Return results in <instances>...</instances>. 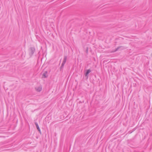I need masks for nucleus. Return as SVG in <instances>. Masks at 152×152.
<instances>
[{
    "label": "nucleus",
    "instance_id": "nucleus-8",
    "mask_svg": "<svg viewBox=\"0 0 152 152\" xmlns=\"http://www.w3.org/2000/svg\"><path fill=\"white\" fill-rule=\"evenodd\" d=\"M63 68H64V67L62 66H60V71H61L62 72H63Z\"/></svg>",
    "mask_w": 152,
    "mask_h": 152
},
{
    "label": "nucleus",
    "instance_id": "nucleus-4",
    "mask_svg": "<svg viewBox=\"0 0 152 152\" xmlns=\"http://www.w3.org/2000/svg\"><path fill=\"white\" fill-rule=\"evenodd\" d=\"M67 58V56H65L63 62L61 64V66H64L66 62Z\"/></svg>",
    "mask_w": 152,
    "mask_h": 152
},
{
    "label": "nucleus",
    "instance_id": "nucleus-9",
    "mask_svg": "<svg viewBox=\"0 0 152 152\" xmlns=\"http://www.w3.org/2000/svg\"><path fill=\"white\" fill-rule=\"evenodd\" d=\"M86 52V53H88V48H87Z\"/></svg>",
    "mask_w": 152,
    "mask_h": 152
},
{
    "label": "nucleus",
    "instance_id": "nucleus-5",
    "mask_svg": "<svg viewBox=\"0 0 152 152\" xmlns=\"http://www.w3.org/2000/svg\"><path fill=\"white\" fill-rule=\"evenodd\" d=\"M35 125L36 126V128L38 130V131H39V133H40V134H41L42 133H41V130L39 127V126L38 125V124L37 123V122H35Z\"/></svg>",
    "mask_w": 152,
    "mask_h": 152
},
{
    "label": "nucleus",
    "instance_id": "nucleus-1",
    "mask_svg": "<svg viewBox=\"0 0 152 152\" xmlns=\"http://www.w3.org/2000/svg\"><path fill=\"white\" fill-rule=\"evenodd\" d=\"M35 50V48L34 47H31L28 49L29 55L30 57H31L34 54Z\"/></svg>",
    "mask_w": 152,
    "mask_h": 152
},
{
    "label": "nucleus",
    "instance_id": "nucleus-2",
    "mask_svg": "<svg viewBox=\"0 0 152 152\" xmlns=\"http://www.w3.org/2000/svg\"><path fill=\"white\" fill-rule=\"evenodd\" d=\"M91 72V69H89L86 70V72H84V75L86 78V79L88 78L89 76L88 74Z\"/></svg>",
    "mask_w": 152,
    "mask_h": 152
},
{
    "label": "nucleus",
    "instance_id": "nucleus-7",
    "mask_svg": "<svg viewBox=\"0 0 152 152\" xmlns=\"http://www.w3.org/2000/svg\"><path fill=\"white\" fill-rule=\"evenodd\" d=\"M35 89L37 91L40 92L42 91V88L41 87H39L37 88H35Z\"/></svg>",
    "mask_w": 152,
    "mask_h": 152
},
{
    "label": "nucleus",
    "instance_id": "nucleus-10",
    "mask_svg": "<svg viewBox=\"0 0 152 152\" xmlns=\"http://www.w3.org/2000/svg\"><path fill=\"white\" fill-rule=\"evenodd\" d=\"M135 130V129H133V131H134Z\"/></svg>",
    "mask_w": 152,
    "mask_h": 152
},
{
    "label": "nucleus",
    "instance_id": "nucleus-6",
    "mask_svg": "<svg viewBox=\"0 0 152 152\" xmlns=\"http://www.w3.org/2000/svg\"><path fill=\"white\" fill-rule=\"evenodd\" d=\"M42 76L43 77H44V78H47L48 76V71H45L44 73L42 74Z\"/></svg>",
    "mask_w": 152,
    "mask_h": 152
},
{
    "label": "nucleus",
    "instance_id": "nucleus-3",
    "mask_svg": "<svg viewBox=\"0 0 152 152\" xmlns=\"http://www.w3.org/2000/svg\"><path fill=\"white\" fill-rule=\"evenodd\" d=\"M125 48L123 46H119L113 51V52H115L120 49V50H123Z\"/></svg>",
    "mask_w": 152,
    "mask_h": 152
}]
</instances>
